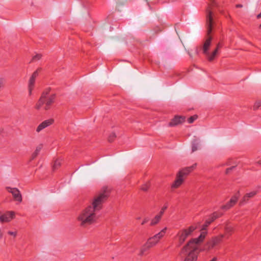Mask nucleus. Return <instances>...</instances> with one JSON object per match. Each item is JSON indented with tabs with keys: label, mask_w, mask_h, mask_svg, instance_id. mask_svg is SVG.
I'll list each match as a JSON object with an SVG mask.
<instances>
[{
	"label": "nucleus",
	"mask_w": 261,
	"mask_h": 261,
	"mask_svg": "<svg viewBox=\"0 0 261 261\" xmlns=\"http://www.w3.org/2000/svg\"><path fill=\"white\" fill-rule=\"evenodd\" d=\"M186 118L182 116H175L169 123L170 126L177 125L179 124L182 123L185 121Z\"/></svg>",
	"instance_id": "12"
},
{
	"label": "nucleus",
	"mask_w": 261,
	"mask_h": 261,
	"mask_svg": "<svg viewBox=\"0 0 261 261\" xmlns=\"http://www.w3.org/2000/svg\"><path fill=\"white\" fill-rule=\"evenodd\" d=\"M259 28L261 29V24L259 25Z\"/></svg>",
	"instance_id": "45"
},
{
	"label": "nucleus",
	"mask_w": 261,
	"mask_h": 261,
	"mask_svg": "<svg viewBox=\"0 0 261 261\" xmlns=\"http://www.w3.org/2000/svg\"><path fill=\"white\" fill-rule=\"evenodd\" d=\"M61 164V160H56L55 161L53 166V170L57 169L60 166Z\"/></svg>",
	"instance_id": "24"
},
{
	"label": "nucleus",
	"mask_w": 261,
	"mask_h": 261,
	"mask_svg": "<svg viewBox=\"0 0 261 261\" xmlns=\"http://www.w3.org/2000/svg\"><path fill=\"white\" fill-rule=\"evenodd\" d=\"M166 230L167 227H165L160 232L149 238L147 241V245H148L149 247H152L155 245L160 240L165 234Z\"/></svg>",
	"instance_id": "6"
},
{
	"label": "nucleus",
	"mask_w": 261,
	"mask_h": 261,
	"mask_svg": "<svg viewBox=\"0 0 261 261\" xmlns=\"http://www.w3.org/2000/svg\"><path fill=\"white\" fill-rule=\"evenodd\" d=\"M197 118V115H193L192 116H191L189 118H188V122L189 123H192Z\"/></svg>",
	"instance_id": "25"
},
{
	"label": "nucleus",
	"mask_w": 261,
	"mask_h": 261,
	"mask_svg": "<svg viewBox=\"0 0 261 261\" xmlns=\"http://www.w3.org/2000/svg\"><path fill=\"white\" fill-rule=\"evenodd\" d=\"M2 132H3V129L0 128V135L2 133Z\"/></svg>",
	"instance_id": "43"
},
{
	"label": "nucleus",
	"mask_w": 261,
	"mask_h": 261,
	"mask_svg": "<svg viewBox=\"0 0 261 261\" xmlns=\"http://www.w3.org/2000/svg\"><path fill=\"white\" fill-rule=\"evenodd\" d=\"M261 106V101H256L253 106L254 109L256 110L260 106Z\"/></svg>",
	"instance_id": "30"
},
{
	"label": "nucleus",
	"mask_w": 261,
	"mask_h": 261,
	"mask_svg": "<svg viewBox=\"0 0 261 261\" xmlns=\"http://www.w3.org/2000/svg\"><path fill=\"white\" fill-rule=\"evenodd\" d=\"M41 57V54H36L35 56H33V58H32V61H38L39 60Z\"/></svg>",
	"instance_id": "28"
},
{
	"label": "nucleus",
	"mask_w": 261,
	"mask_h": 261,
	"mask_svg": "<svg viewBox=\"0 0 261 261\" xmlns=\"http://www.w3.org/2000/svg\"><path fill=\"white\" fill-rule=\"evenodd\" d=\"M236 7H237V8H241V7H242V5H241V4H238V5L236 6Z\"/></svg>",
	"instance_id": "38"
},
{
	"label": "nucleus",
	"mask_w": 261,
	"mask_h": 261,
	"mask_svg": "<svg viewBox=\"0 0 261 261\" xmlns=\"http://www.w3.org/2000/svg\"><path fill=\"white\" fill-rule=\"evenodd\" d=\"M39 71H40V69H37L35 71H34L33 72V73L32 74V76H31V77L33 78V79H34L36 80V77L38 76L39 75Z\"/></svg>",
	"instance_id": "26"
},
{
	"label": "nucleus",
	"mask_w": 261,
	"mask_h": 261,
	"mask_svg": "<svg viewBox=\"0 0 261 261\" xmlns=\"http://www.w3.org/2000/svg\"><path fill=\"white\" fill-rule=\"evenodd\" d=\"M217 258L216 257H214L212 260L210 261H217Z\"/></svg>",
	"instance_id": "40"
},
{
	"label": "nucleus",
	"mask_w": 261,
	"mask_h": 261,
	"mask_svg": "<svg viewBox=\"0 0 261 261\" xmlns=\"http://www.w3.org/2000/svg\"><path fill=\"white\" fill-rule=\"evenodd\" d=\"M212 40V38L211 36L208 37L205 41L203 46L202 47L203 53L205 55H208V49L211 44Z\"/></svg>",
	"instance_id": "13"
},
{
	"label": "nucleus",
	"mask_w": 261,
	"mask_h": 261,
	"mask_svg": "<svg viewBox=\"0 0 261 261\" xmlns=\"http://www.w3.org/2000/svg\"><path fill=\"white\" fill-rule=\"evenodd\" d=\"M115 137H116V135L115 133H113L111 134L108 138L109 141L112 142Z\"/></svg>",
	"instance_id": "29"
},
{
	"label": "nucleus",
	"mask_w": 261,
	"mask_h": 261,
	"mask_svg": "<svg viewBox=\"0 0 261 261\" xmlns=\"http://www.w3.org/2000/svg\"><path fill=\"white\" fill-rule=\"evenodd\" d=\"M199 146V142L196 140H194L192 143V152H194L197 150Z\"/></svg>",
	"instance_id": "22"
},
{
	"label": "nucleus",
	"mask_w": 261,
	"mask_h": 261,
	"mask_svg": "<svg viewBox=\"0 0 261 261\" xmlns=\"http://www.w3.org/2000/svg\"><path fill=\"white\" fill-rule=\"evenodd\" d=\"M149 187V186L148 184H145L142 186L141 190L144 191H146L148 189Z\"/></svg>",
	"instance_id": "31"
},
{
	"label": "nucleus",
	"mask_w": 261,
	"mask_h": 261,
	"mask_svg": "<svg viewBox=\"0 0 261 261\" xmlns=\"http://www.w3.org/2000/svg\"><path fill=\"white\" fill-rule=\"evenodd\" d=\"M221 46H222V45H221L220 43H219L217 44V46L216 48H218V50H219V49L220 47H221Z\"/></svg>",
	"instance_id": "37"
},
{
	"label": "nucleus",
	"mask_w": 261,
	"mask_h": 261,
	"mask_svg": "<svg viewBox=\"0 0 261 261\" xmlns=\"http://www.w3.org/2000/svg\"><path fill=\"white\" fill-rule=\"evenodd\" d=\"M202 49L201 47H196L195 49V54L198 56L200 50Z\"/></svg>",
	"instance_id": "32"
},
{
	"label": "nucleus",
	"mask_w": 261,
	"mask_h": 261,
	"mask_svg": "<svg viewBox=\"0 0 261 261\" xmlns=\"http://www.w3.org/2000/svg\"><path fill=\"white\" fill-rule=\"evenodd\" d=\"M109 195L107 188L96 195L91 205L82 210L77 217V220L82 227H86L95 222L98 218V212L102 207L103 203L106 201Z\"/></svg>",
	"instance_id": "1"
},
{
	"label": "nucleus",
	"mask_w": 261,
	"mask_h": 261,
	"mask_svg": "<svg viewBox=\"0 0 261 261\" xmlns=\"http://www.w3.org/2000/svg\"><path fill=\"white\" fill-rule=\"evenodd\" d=\"M150 247H149L148 245H147V242L146 244L143 246V247L141 248L140 252L139 253V255L142 256L145 253V252L150 248Z\"/></svg>",
	"instance_id": "23"
},
{
	"label": "nucleus",
	"mask_w": 261,
	"mask_h": 261,
	"mask_svg": "<svg viewBox=\"0 0 261 261\" xmlns=\"http://www.w3.org/2000/svg\"><path fill=\"white\" fill-rule=\"evenodd\" d=\"M4 80L3 79H0V88H1L4 84Z\"/></svg>",
	"instance_id": "36"
},
{
	"label": "nucleus",
	"mask_w": 261,
	"mask_h": 261,
	"mask_svg": "<svg viewBox=\"0 0 261 261\" xmlns=\"http://www.w3.org/2000/svg\"><path fill=\"white\" fill-rule=\"evenodd\" d=\"M35 82V79L30 77L29 82V95H31L32 94V91L34 88V84Z\"/></svg>",
	"instance_id": "18"
},
{
	"label": "nucleus",
	"mask_w": 261,
	"mask_h": 261,
	"mask_svg": "<svg viewBox=\"0 0 261 261\" xmlns=\"http://www.w3.org/2000/svg\"><path fill=\"white\" fill-rule=\"evenodd\" d=\"M162 216L157 214L153 219H151L150 225L154 226L157 224L161 220Z\"/></svg>",
	"instance_id": "17"
},
{
	"label": "nucleus",
	"mask_w": 261,
	"mask_h": 261,
	"mask_svg": "<svg viewBox=\"0 0 261 261\" xmlns=\"http://www.w3.org/2000/svg\"><path fill=\"white\" fill-rule=\"evenodd\" d=\"M140 219V217L137 218V219Z\"/></svg>",
	"instance_id": "46"
},
{
	"label": "nucleus",
	"mask_w": 261,
	"mask_h": 261,
	"mask_svg": "<svg viewBox=\"0 0 261 261\" xmlns=\"http://www.w3.org/2000/svg\"><path fill=\"white\" fill-rule=\"evenodd\" d=\"M258 164L261 165V161H259L258 162Z\"/></svg>",
	"instance_id": "44"
},
{
	"label": "nucleus",
	"mask_w": 261,
	"mask_h": 261,
	"mask_svg": "<svg viewBox=\"0 0 261 261\" xmlns=\"http://www.w3.org/2000/svg\"><path fill=\"white\" fill-rule=\"evenodd\" d=\"M167 207H168V205L167 204L165 205L163 207H162L160 212H159V213L158 214H159L160 216H161L162 217L163 215L164 214L165 210L167 208Z\"/></svg>",
	"instance_id": "27"
},
{
	"label": "nucleus",
	"mask_w": 261,
	"mask_h": 261,
	"mask_svg": "<svg viewBox=\"0 0 261 261\" xmlns=\"http://www.w3.org/2000/svg\"><path fill=\"white\" fill-rule=\"evenodd\" d=\"M218 48H216L212 54H210L209 52H208V55H206L208 60L210 61H213L214 58H215V57L216 56V55L218 54Z\"/></svg>",
	"instance_id": "19"
},
{
	"label": "nucleus",
	"mask_w": 261,
	"mask_h": 261,
	"mask_svg": "<svg viewBox=\"0 0 261 261\" xmlns=\"http://www.w3.org/2000/svg\"><path fill=\"white\" fill-rule=\"evenodd\" d=\"M196 166V164L193 165L186 167L179 171L177 174L176 179L172 185V188H178L183 182L184 179V176L187 175L190 172H191Z\"/></svg>",
	"instance_id": "4"
},
{
	"label": "nucleus",
	"mask_w": 261,
	"mask_h": 261,
	"mask_svg": "<svg viewBox=\"0 0 261 261\" xmlns=\"http://www.w3.org/2000/svg\"><path fill=\"white\" fill-rule=\"evenodd\" d=\"M7 189L9 192L12 194L15 200L19 202H21L22 201L21 194L18 189L7 187Z\"/></svg>",
	"instance_id": "10"
},
{
	"label": "nucleus",
	"mask_w": 261,
	"mask_h": 261,
	"mask_svg": "<svg viewBox=\"0 0 261 261\" xmlns=\"http://www.w3.org/2000/svg\"><path fill=\"white\" fill-rule=\"evenodd\" d=\"M188 54L189 55V56H190L191 58L193 57L192 54L189 51H188Z\"/></svg>",
	"instance_id": "42"
},
{
	"label": "nucleus",
	"mask_w": 261,
	"mask_h": 261,
	"mask_svg": "<svg viewBox=\"0 0 261 261\" xmlns=\"http://www.w3.org/2000/svg\"><path fill=\"white\" fill-rule=\"evenodd\" d=\"M223 214L221 212H215L210 216V218L211 219V221H214L218 218L220 217Z\"/></svg>",
	"instance_id": "21"
},
{
	"label": "nucleus",
	"mask_w": 261,
	"mask_h": 261,
	"mask_svg": "<svg viewBox=\"0 0 261 261\" xmlns=\"http://www.w3.org/2000/svg\"><path fill=\"white\" fill-rule=\"evenodd\" d=\"M53 122H54V120L52 119H47V120H46L43 121L37 127L36 132L37 133H39L43 129L45 128L46 127H47L50 126L51 124H52Z\"/></svg>",
	"instance_id": "11"
},
{
	"label": "nucleus",
	"mask_w": 261,
	"mask_h": 261,
	"mask_svg": "<svg viewBox=\"0 0 261 261\" xmlns=\"http://www.w3.org/2000/svg\"><path fill=\"white\" fill-rule=\"evenodd\" d=\"M210 224V222L206 220L205 223L202 225L200 235L197 238L191 240L188 244L182 248L181 253L187 255L184 261L197 260V256L200 251L199 244L202 242L205 238L207 234L206 229Z\"/></svg>",
	"instance_id": "2"
},
{
	"label": "nucleus",
	"mask_w": 261,
	"mask_h": 261,
	"mask_svg": "<svg viewBox=\"0 0 261 261\" xmlns=\"http://www.w3.org/2000/svg\"><path fill=\"white\" fill-rule=\"evenodd\" d=\"M49 89H46L43 92L42 95L36 104V108L39 109L43 105H45L44 109L48 110L50 106L54 102L55 99V95H49Z\"/></svg>",
	"instance_id": "3"
},
{
	"label": "nucleus",
	"mask_w": 261,
	"mask_h": 261,
	"mask_svg": "<svg viewBox=\"0 0 261 261\" xmlns=\"http://www.w3.org/2000/svg\"><path fill=\"white\" fill-rule=\"evenodd\" d=\"M224 237V234H220L218 236H216L213 238L208 243H207V249H211L215 247V246L219 245L222 241L223 238Z\"/></svg>",
	"instance_id": "8"
},
{
	"label": "nucleus",
	"mask_w": 261,
	"mask_h": 261,
	"mask_svg": "<svg viewBox=\"0 0 261 261\" xmlns=\"http://www.w3.org/2000/svg\"><path fill=\"white\" fill-rule=\"evenodd\" d=\"M149 221V218H145L144 219V220H143L142 222L141 223V224L142 225H144L146 223H147L148 221Z\"/></svg>",
	"instance_id": "35"
},
{
	"label": "nucleus",
	"mask_w": 261,
	"mask_h": 261,
	"mask_svg": "<svg viewBox=\"0 0 261 261\" xmlns=\"http://www.w3.org/2000/svg\"><path fill=\"white\" fill-rule=\"evenodd\" d=\"M234 168V166H232V167H230V168H227V169H226V174L229 173V172H230L231 170H232Z\"/></svg>",
	"instance_id": "34"
},
{
	"label": "nucleus",
	"mask_w": 261,
	"mask_h": 261,
	"mask_svg": "<svg viewBox=\"0 0 261 261\" xmlns=\"http://www.w3.org/2000/svg\"><path fill=\"white\" fill-rule=\"evenodd\" d=\"M214 24L213 12L210 10L207 11L206 15V25H207V33L209 35L212 31Z\"/></svg>",
	"instance_id": "7"
},
{
	"label": "nucleus",
	"mask_w": 261,
	"mask_h": 261,
	"mask_svg": "<svg viewBox=\"0 0 261 261\" xmlns=\"http://www.w3.org/2000/svg\"><path fill=\"white\" fill-rule=\"evenodd\" d=\"M207 222H210V224H211L212 222H213V221H211V219L209 218L208 219H207L206 220Z\"/></svg>",
	"instance_id": "41"
},
{
	"label": "nucleus",
	"mask_w": 261,
	"mask_h": 261,
	"mask_svg": "<svg viewBox=\"0 0 261 261\" xmlns=\"http://www.w3.org/2000/svg\"><path fill=\"white\" fill-rule=\"evenodd\" d=\"M224 228L226 234L228 237L231 236L234 231V228L229 222H226L224 223Z\"/></svg>",
	"instance_id": "15"
},
{
	"label": "nucleus",
	"mask_w": 261,
	"mask_h": 261,
	"mask_svg": "<svg viewBox=\"0 0 261 261\" xmlns=\"http://www.w3.org/2000/svg\"><path fill=\"white\" fill-rule=\"evenodd\" d=\"M14 213L13 212H8L5 214L0 216V221L3 222H9L14 217Z\"/></svg>",
	"instance_id": "14"
},
{
	"label": "nucleus",
	"mask_w": 261,
	"mask_h": 261,
	"mask_svg": "<svg viewBox=\"0 0 261 261\" xmlns=\"http://www.w3.org/2000/svg\"><path fill=\"white\" fill-rule=\"evenodd\" d=\"M8 233L9 234V235H11V236H13L14 238L16 237L17 236V232L16 231H9L8 232Z\"/></svg>",
	"instance_id": "33"
},
{
	"label": "nucleus",
	"mask_w": 261,
	"mask_h": 261,
	"mask_svg": "<svg viewBox=\"0 0 261 261\" xmlns=\"http://www.w3.org/2000/svg\"><path fill=\"white\" fill-rule=\"evenodd\" d=\"M256 194V191H252L250 193H247L241 200L240 204L241 205L243 204L244 203L246 202L249 198L253 197Z\"/></svg>",
	"instance_id": "16"
},
{
	"label": "nucleus",
	"mask_w": 261,
	"mask_h": 261,
	"mask_svg": "<svg viewBox=\"0 0 261 261\" xmlns=\"http://www.w3.org/2000/svg\"><path fill=\"white\" fill-rule=\"evenodd\" d=\"M196 228V226L192 225L190 226L188 229H183L180 231L177 234L179 246L182 244L187 237L190 236L192 232H193Z\"/></svg>",
	"instance_id": "5"
},
{
	"label": "nucleus",
	"mask_w": 261,
	"mask_h": 261,
	"mask_svg": "<svg viewBox=\"0 0 261 261\" xmlns=\"http://www.w3.org/2000/svg\"><path fill=\"white\" fill-rule=\"evenodd\" d=\"M42 148V144H40L36 147L35 151L33 153V154L32 155V156H31L32 160H34L38 155V154L39 153Z\"/></svg>",
	"instance_id": "20"
},
{
	"label": "nucleus",
	"mask_w": 261,
	"mask_h": 261,
	"mask_svg": "<svg viewBox=\"0 0 261 261\" xmlns=\"http://www.w3.org/2000/svg\"><path fill=\"white\" fill-rule=\"evenodd\" d=\"M257 18H261V12L257 15Z\"/></svg>",
	"instance_id": "39"
},
{
	"label": "nucleus",
	"mask_w": 261,
	"mask_h": 261,
	"mask_svg": "<svg viewBox=\"0 0 261 261\" xmlns=\"http://www.w3.org/2000/svg\"><path fill=\"white\" fill-rule=\"evenodd\" d=\"M240 197V192L238 191L237 193L232 196L230 200L226 204L222 206V209L227 210L232 207L237 202L239 197Z\"/></svg>",
	"instance_id": "9"
}]
</instances>
